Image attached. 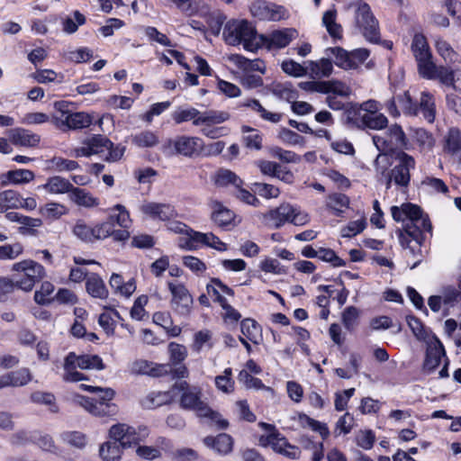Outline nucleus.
<instances>
[{
  "instance_id": "obj_6",
  "label": "nucleus",
  "mask_w": 461,
  "mask_h": 461,
  "mask_svg": "<svg viewBox=\"0 0 461 461\" xmlns=\"http://www.w3.org/2000/svg\"><path fill=\"white\" fill-rule=\"evenodd\" d=\"M461 304V284H446L439 287L437 294L428 298V305L433 312H442L444 316L450 313L451 309Z\"/></svg>"
},
{
  "instance_id": "obj_29",
  "label": "nucleus",
  "mask_w": 461,
  "mask_h": 461,
  "mask_svg": "<svg viewBox=\"0 0 461 461\" xmlns=\"http://www.w3.org/2000/svg\"><path fill=\"white\" fill-rule=\"evenodd\" d=\"M308 70L313 78L328 77L332 74L333 65L328 56L317 61H308Z\"/></svg>"
},
{
  "instance_id": "obj_9",
  "label": "nucleus",
  "mask_w": 461,
  "mask_h": 461,
  "mask_svg": "<svg viewBox=\"0 0 461 461\" xmlns=\"http://www.w3.org/2000/svg\"><path fill=\"white\" fill-rule=\"evenodd\" d=\"M12 270L23 274V277L16 281V286L25 292L32 290L36 282L41 280L45 275V268L38 262L32 259L14 263Z\"/></svg>"
},
{
  "instance_id": "obj_5",
  "label": "nucleus",
  "mask_w": 461,
  "mask_h": 461,
  "mask_svg": "<svg viewBox=\"0 0 461 461\" xmlns=\"http://www.w3.org/2000/svg\"><path fill=\"white\" fill-rule=\"evenodd\" d=\"M54 107L57 113L51 116V122L63 131L86 128L93 122V117L87 113H70L66 102H56Z\"/></svg>"
},
{
  "instance_id": "obj_55",
  "label": "nucleus",
  "mask_w": 461,
  "mask_h": 461,
  "mask_svg": "<svg viewBox=\"0 0 461 461\" xmlns=\"http://www.w3.org/2000/svg\"><path fill=\"white\" fill-rule=\"evenodd\" d=\"M281 68L285 74L294 77H303L307 74L308 71V65L303 67L293 59L284 60L281 64Z\"/></svg>"
},
{
  "instance_id": "obj_39",
  "label": "nucleus",
  "mask_w": 461,
  "mask_h": 461,
  "mask_svg": "<svg viewBox=\"0 0 461 461\" xmlns=\"http://www.w3.org/2000/svg\"><path fill=\"white\" fill-rule=\"evenodd\" d=\"M349 205V198L339 193L331 194L327 197L326 206L333 212L336 216H340L344 209Z\"/></svg>"
},
{
  "instance_id": "obj_19",
  "label": "nucleus",
  "mask_w": 461,
  "mask_h": 461,
  "mask_svg": "<svg viewBox=\"0 0 461 461\" xmlns=\"http://www.w3.org/2000/svg\"><path fill=\"white\" fill-rule=\"evenodd\" d=\"M293 212L294 207L291 204L282 203L276 209L270 210L265 213H260L259 219L266 226L278 229L285 222L290 221Z\"/></svg>"
},
{
  "instance_id": "obj_52",
  "label": "nucleus",
  "mask_w": 461,
  "mask_h": 461,
  "mask_svg": "<svg viewBox=\"0 0 461 461\" xmlns=\"http://www.w3.org/2000/svg\"><path fill=\"white\" fill-rule=\"evenodd\" d=\"M433 68H431V73L429 77H424L427 79H438L442 84L446 86H450V83H453V71L446 67H437L434 63H432Z\"/></svg>"
},
{
  "instance_id": "obj_51",
  "label": "nucleus",
  "mask_w": 461,
  "mask_h": 461,
  "mask_svg": "<svg viewBox=\"0 0 461 461\" xmlns=\"http://www.w3.org/2000/svg\"><path fill=\"white\" fill-rule=\"evenodd\" d=\"M18 231L22 235L35 236L37 233V228L42 226V221L40 218H32L29 216H23L20 222Z\"/></svg>"
},
{
  "instance_id": "obj_40",
  "label": "nucleus",
  "mask_w": 461,
  "mask_h": 461,
  "mask_svg": "<svg viewBox=\"0 0 461 461\" xmlns=\"http://www.w3.org/2000/svg\"><path fill=\"white\" fill-rule=\"evenodd\" d=\"M112 224L115 221L120 227L127 229L130 227L131 220L130 213L122 204H116L109 209V221Z\"/></svg>"
},
{
  "instance_id": "obj_15",
  "label": "nucleus",
  "mask_w": 461,
  "mask_h": 461,
  "mask_svg": "<svg viewBox=\"0 0 461 461\" xmlns=\"http://www.w3.org/2000/svg\"><path fill=\"white\" fill-rule=\"evenodd\" d=\"M172 294V309L180 315H188L193 305V297L185 285L177 282H167Z\"/></svg>"
},
{
  "instance_id": "obj_16",
  "label": "nucleus",
  "mask_w": 461,
  "mask_h": 461,
  "mask_svg": "<svg viewBox=\"0 0 461 461\" xmlns=\"http://www.w3.org/2000/svg\"><path fill=\"white\" fill-rule=\"evenodd\" d=\"M139 211L144 219L152 221H169L176 215L171 204L147 200L139 206Z\"/></svg>"
},
{
  "instance_id": "obj_24",
  "label": "nucleus",
  "mask_w": 461,
  "mask_h": 461,
  "mask_svg": "<svg viewBox=\"0 0 461 461\" xmlns=\"http://www.w3.org/2000/svg\"><path fill=\"white\" fill-rule=\"evenodd\" d=\"M8 136L14 145L22 147H35L41 140L39 135L22 128L10 130Z\"/></svg>"
},
{
  "instance_id": "obj_64",
  "label": "nucleus",
  "mask_w": 461,
  "mask_h": 461,
  "mask_svg": "<svg viewBox=\"0 0 461 461\" xmlns=\"http://www.w3.org/2000/svg\"><path fill=\"white\" fill-rule=\"evenodd\" d=\"M259 268L265 273H271L273 275H284L285 269L281 266L280 262L272 258H265L259 263Z\"/></svg>"
},
{
  "instance_id": "obj_25",
  "label": "nucleus",
  "mask_w": 461,
  "mask_h": 461,
  "mask_svg": "<svg viewBox=\"0 0 461 461\" xmlns=\"http://www.w3.org/2000/svg\"><path fill=\"white\" fill-rule=\"evenodd\" d=\"M325 54L330 58L339 68L345 70L354 69V62L350 59V52L343 48H328L325 50Z\"/></svg>"
},
{
  "instance_id": "obj_2",
  "label": "nucleus",
  "mask_w": 461,
  "mask_h": 461,
  "mask_svg": "<svg viewBox=\"0 0 461 461\" xmlns=\"http://www.w3.org/2000/svg\"><path fill=\"white\" fill-rule=\"evenodd\" d=\"M394 160L395 164L388 170V156L379 154L375 160V171L384 181L386 189H390L393 185L405 192L411 183V171L416 167V160L405 151L397 152Z\"/></svg>"
},
{
  "instance_id": "obj_48",
  "label": "nucleus",
  "mask_w": 461,
  "mask_h": 461,
  "mask_svg": "<svg viewBox=\"0 0 461 461\" xmlns=\"http://www.w3.org/2000/svg\"><path fill=\"white\" fill-rule=\"evenodd\" d=\"M363 124L372 130H382L387 127L388 119L383 113L361 115Z\"/></svg>"
},
{
  "instance_id": "obj_34",
  "label": "nucleus",
  "mask_w": 461,
  "mask_h": 461,
  "mask_svg": "<svg viewBox=\"0 0 461 461\" xmlns=\"http://www.w3.org/2000/svg\"><path fill=\"white\" fill-rule=\"evenodd\" d=\"M109 284L115 294L125 297H130L136 290V285L133 279L124 283L122 276L119 274H113Z\"/></svg>"
},
{
  "instance_id": "obj_26",
  "label": "nucleus",
  "mask_w": 461,
  "mask_h": 461,
  "mask_svg": "<svg viewBox=\"0 0 461 461\" xmlns=\"http://www.w3.org/2000/svg\"><path fill=\"white\" fill-rule=\"evenodd\" d=\"M235 65L245 73L265 74V62L259 59H249L240 55H235L231 58Z\"/></svg>"
},
{
  "instance_id": "obj_33",
  "label": "nucleus",
  "mask_w": 461,
  "mask_h": 461,
  "mask_svg": "<svg viewBox=\"0 0 461 461\" xmlns=\"http://www.w3.org/2000/svg\"><path fill=\"white\" fill-rule=\"evenodd\" d=\"M77 358L74 352L68 353L64 362L63 380L65 382H79L85 379V375L77 371L78 367L76 364Z\"/></svg>"
},
{
  "instance_id": "obj_57",
  "label": "nucleus",
  "mask_w": 461,
  "mask_h": 461,
  "mask_svg": "<svg viewBox=\"0 0 461 461\" xmlns=\"http://www.w3.org/2000/svg\"><path fill=\"white\" fill-rule=\"evenodd\" d=\"M231 368H226L223 375L215 377V385L220 391L229 393L234 390V381L231 379Z\"/></svg>"
},
{
  "instance_id": "obj_50",
  "label": "nucleus",
  "mask_w": 461,
  "mask_h": 461,
  "mask_svg": "<svg viewBox=\"0 0 461 461\" xmlns=\"http://www.w3.org/2000/svg\"><path fill=\"white\" fill-rule=\"evenodd\" d=\"M85 23V15L79 11H75L72 16H68L63 20V32L68 34H72L77 31L78 26L83 25Z\"/></svg>"
},
{
  "instance_id": "obj_31",
  "label": "nucleus",
  "mask_w": 461,
  "mask_h": 461,
  "mask_svg": "<svg viewBox=\"0 0 461 461\" xmlns=\"http://www.w3.org/2000/svg\"><path fill=\"white\" fill-rule=\"evenodd\" d=\"M175 397L176 392H173V388L167 392H153L146 396L142 404L145 408L153 409L170 403Z\"/></svg>"
},
{
  "instance_id": "obj_59",
  "label": "nucleus",
  "mask_w": 461,
  "mask_h": 461,
  "mask_svg": "<svg viewBox=\"0 0 461 461\" xmlns=\"http://www.w3.org/2000/svg\"><path fill=\"white\" fill-rule=\"evenodd\" d=\"M73 233L76 237L86 242H94L93 227L87 225L84 221L78 220L73 227Z\"/></svg>"
},
{
  "instance_id": "obj_14",
  "label": "nucleus",
  "mask_w": 461,
  "mask_h": 461,
  "mask_svg": "<svg viewBox=\"0 0 461 461\" xmlns=\"http://www.w3.org/2000/svg\"><path fill=\"white\" fill-rule=\"evenodd\" d=\"M298 37V32L293 28L275 30L268 34L259 35V48L264 47L268 50L283 49Z\"/></svg>"
},
{
  "instance_id": "obj_35",
  "label": "nucleus",
  "mask_w": 461,
  "mask_h": 461,
  "mask_svg": "<svg viewBox=\"0 0 461 461\" xmlns=\"http://www.w3.org/2000/svg\"><path fill=\"white\" fill-rule=\"evenodd\" d=\"M424 119L429 122H433L436 117V105L432 95L428 92H422L420 95V104L418 105Z\"/></svg>"
},
{
  "instance_id": "obj_36",
  "label": "nucleus",
  "mask_w": 461,
  "mask_h": 461,
  "mask_svg": "<svg viewBox=\"0 0 461 461\" xmlns=\"http://www.w3.org/2000/svg\"><path fill=\"white\" fill-rule=\"evenodd\" d=\"M69 196L70 199L79 206L92 208L99 205L98 198L93 196L85 189L73 187Z\"/></svg>"
},
{
  "instance_id": "obj_12",
  "label": "nucleus",
  "mask_w": 461,
  "mask_h": 461,
  "mask_svg": "<svg viewBox=\"0 0 461 461\" xmlns=\"http://www.w3.org/2000/svg\"><path fill=\"white\" fill-rule=\"evenodd\" d=\"M355 19L363 36L370 42H377L380 38L378 22L367 4L359 5Z\"/></svg>"
},
{
  "instance_id": "obj_18",
  "label": "nucleus",
  "mask_w": 461,
  "mask_h": 461,
  "mask_svg": "<svg viewBox=\"0 0 461 461\" xmlns=\"http://www.w3.org/2000/svg\"><path fill=\"white\" fill-rule=\"evenodd\" d=\"M113 147V142L105 136L94 135L84 140L80 148L75 149V157H90L102 154Z\"/></svg>"
},
{
  "instance_id": "obj_41",
  "label": "nucleus",
  "mask_w": 461,
  "mask_h": 461,
  "mask_svg": "<svg viewBox=\"0 0 461 461\" xmlns=\"http://www.w3.org/2000/svg\"><path fill=\"white\" fill-rule=\"evenodd\" d=\"M40 214L47 220H58L67 214L68 210L65 205L59 203H47L39 209Z\"/></svg>"
},
{
  "instance_id": "obj_54",
  "label": "nucleus",
  "mask_w": 461,
  "mask_h": 461,
  "mask_svg": "<svg viewBox=\"0 0 461 461\" xmlns=\"http://www.w3.org/2000/svg\"><path fill=\"white\" fill-rule=\"evenodd\" d=\"M360 311L355 306L345 308L341 314L342 323L348 330H352L357 324Z\"/></svg>"
},
{
  "instance_id": "obj_38",
  "label": "nucleus",
  "mask_w": 461,
  "mask_h": 461,
  "mask_svg": "<svg viewBox=\"0 0 461 461\" xmlns=\"http://www.w3.org/2000/svg\"><path fill=\"white\" fill-rule=\"evenodd\" d=\"M123 449L117 442L107 441L101 445L99 455L104 461H120Z\"/></svg>"
},
{
  "instance_id": "obj_56",
  "label": "nucleus",
  "mask_w": 461,
  "mask_h": 461,
  "mask_svg": "<svg viewBox=\"0 0 461 461\" xmlns=\"http://www.w3.org/2000/svg\"><path fill=\"white\" fill-rule=\"evenodd\" d=\"M262 74L240 72L238 76L240 83L248 89H254L263 86Z\"/></svg>"
},
{
  "instance_id": "obj_44",
  "label": "nucleus",
  "mask_w": 461,
  "mask_h": 461,
  "mask_svg": "<svg viewBox=\"0 0 461 461\" xmlns=\"http://www.w3.org/2000/svg\"><path fill=\"white\" fill-rule=\"evenodd\" d=\"M444 150L452 155L461 149V132L457 128H450L446 134Z\"/></svg>"
},
{
  "instance_id": "obj_7",
  "label": "nucleus",
  "mask_w": 461,
  "mask_h": 461,
  "mask_svg": "<svg viewBox=\"0 0 461 461\" xmlns=\"http://www.w3.org/2000/svg\"><path fill=\"white\" fill-rule=\"evenodd\" d=\"M172 118L176 123L192 121L195 126L202 125L203 122L221 123L230 119L227 112L209 110L200 112L195 108H178L172 113Z\"/></svg>"
},
{
  "instance_id": "obj_17",
  "label": "nucleus",
  "mask_w": 461,
  "mask_h": 461,
  "mask_svg": "<svg viewBox=\"0 0 461 461\" xmlns=\"http://www.w3.org/2000/svg\"><path fill=\"white\" fill-rule=\"evenodd\" d=\"M251 14L259 19L266 21H280L286 17V10L273 3L265 0H257L250 5Z\"/></svg>"
},
{
  "instance_id": "obj_47",
  "label": "nucleus",
  "mask_w": 461,
  "mask_h": 461,
  "mask_svg": "<svg viewBox=\"0 0 461 461\" xmlns=\"http://www.w3.org/2000/svg\"><path fill=\"white\" fill-rule=\"evenodd\" d=\"M322 23L332 38L341 39L342 28L336 23L335 10H329L325 12L322 17Z\"/></svg>"
},
{
  "instance_id": "obj_32",
  "label": "nucleus",
  "mask_w": 461,
  "mask_h": 461,
  "mask_svg": "<svg viewBox=\"0 0 461 461\" xmlns=\"http://www.w3.org/2000/svg\"><path fill=\"white\" fill-rule=\"evenodd\" d=\"M274 451L282 454L290 458H298L300 456L299 447L289 444L285 438L283 437L278 431L276 434V438L273 440L272 447Z\"/></svg>"
},
{
  "instance_id": "obj_8",
  "label": "nucleus",
  "mask_w": 461,
  "mask_h": 461,
  "mask_svg": "<svg viewBox=\"0 0 461 461\" xmlns=\"http://www.w3.org/2000/svg\"><path fill=\"white\" fill-rule=\"evenodd\" d=\"M176 396L181 393L180 406L185 410L194 411L197 416L209 413V406L201 399V392L195 387H189L186 382H181L173 386Z\"/></svg>"
},
{
  "instance_id": "obj_53",
  "label": "nucleus",
  "mask_w": 461,
  "mask_h": 461,
  "mask_svg": "<svg viewBox=\"0 0 461 461\" xmlns=\"http://www.w3.org/2000/svg\"><path fill=\"white\" fill-rule=\"evenodd\" d=\"M407 321L410 329L417 339L428 342V340H429L433 336L429 334L428 330L418 318L411 316L407 319Z\"/></svg>"
},
{
  "instance_id": "obj_60",
  "label": "nucleus",
  "mask_w": 461,
  "mask_h": 461,
  "mask_svg": "<svg viewBox=\"0 0 461 461\" xmlns=\"http://www.w3.org/2000/svg\"><path fill=\"white\" fill-rule=\"evenodd\" d=\"M324 94L333 93L339 96H348L351 93L348 86L337 80L324 81Z\"/></svg>"
},
{
  "instance_id": "obj_63",
  "label": "nucleus",
  "mask_w": 461,
  "mask_h": 461,
  "mask_svg": "<svg viewBox=\"0 0 461 461\" xmlns=\"http://www.w3.org/2000/svg\"><path fill=\"white\" fill-rule=\"evenodd\" d=\"M436 49L438 54L447 62H455L457 59V54L450 44L443 39L436 40Z\"/></svg>"
},
{
  "instance_id": "obj_49",
  "label": "nucleus",
  "mask_w": 461,
  "mask_h": 461,
  "mask_svg": "<svg viewBox=\"0 0 461 461\" xmlns=\"http://www.w3.org/2000/svg\"><path fill=\"white\" fill-rule=\"evenodd\" d=\"M60 437L64 443L79 449L84 448L87 443L86 436L79 431H66Z\"/></svg>"
},
{
  "instance_id": "obj_23",
  "label": "nucleus",
  "mask_w": 461,
  "mask_h": 461,
  "mask_svg": "<svg viewBox=\"0 0 461 461\" xmlns=\"http://www.w3.org/2000/svg\"><path fill=\"white\" fill-rule=\"evenodd\" d=\"M409 135L411 142L416 144L420 152L430 150L434 144L435 140L430 132L423 128L411 127L409 129ZM414 147L412 146V149Z\"/></svg>"
},
{
  "instance_id": "obj_1",
  "label": "nucleus",
  "mask_w": 461,
  "mask_h": 461,
  "mask_svg": "<svg viewBox=\"0 0 461 461\" xmlns=\"http://www.w3.org/2000/svg\"><path fill=\"white\" fill-rule=\"evenodd\" d=\"M391 213L394 221L404 223L403 228L397 230L398 240L402 249L415 259L411 266V269H414L423 260L421 247L425 233L432 232L431 222L420 206L410 203L392 206Z\"/></svg>"
},
{
  "instance_id": "obj_37",
  "label": "nucleus",
  "mask_w": 461,
  "mask_h": 461,
  "mask_svg": "<svg viewBox=\"0 0 461 461\" xmlns=\"http://www.w3.org/2000/svg\"><path fill=\"white\" fill-rule=\"evenodd\" d=\"M21 207V195L14 190H5L0 193V213L6 212L9 209Z\"/></svg>"
},
{
  "instance_id": "obj_10",
  "label": "nucleus",
  "mask_w": 461,
  "mask_h": 461,
  "mask_svg": "<svg viewBox=\"0 0 461 461\" xmlns=\"http://www.w3.org/2000/svg\"><path fill=\"white\" fill-rule=\"evenodd\" d=\"M148 436L145 427L135 429L124 423L113 425L109 429V438L113 442H117L123 448L131 447L138 444Z\"/></svg>"
},
{
  "instance_id": "obj_28",
  "label": "nucleus",
  "mask_w": 461,
  "mask_h": 461,
  "mask_svg": "<svg viewBox=\"0 0 461 461\" xmlns=\"http://www.w3.org/2000/svg\"><path fill=\"white\" fill-rule=\"evenodd\" d=\"M41 187L50 194H60L71 193L74 185L68 179L55 176L48 178L46 183Z\"/></svg>"
},
{
  "instance_id": "obj_3",
  "label": "nucleus",
  "mask_w": 461,
  "mask_h": 461,
  "mask_svg": "<svg viewBox=\"0 0 461 461\" xmlns=\"http://www.w3.org/2000/svg\"><path fill=\"white\" fill-rule=\"evenodd\" d=\"M225 41L232 46L242 44L248 51L259 49V35L251 23L247 21H230L223 29Z\"/></svg>"
},
{
  "instance_id": "obj_30",
  "label": "nucleus",
  "mask_w": 461,
  "mask_h": 461,
  "mask_svg": "<svg viewBox=\"0 0 461 461\" xmlns=\"http://www.w3.org/2000/svg\"><path fill=\"white\" fill-rule=\"evenodd\" d=\"M86 289L95 298L106 299L109 294L104 280L97 274H92L86 278Z\"/></svg>"
},
{
  "instance_id": "obj_61",
  "label": "nucleus",
  "mask_w": 461,
  "mask_h": 461,
  "mask_svg": "<svg viewBox=\"0 0 461 461\" xmlns=\"http://www.w3.org/2000/svg\"><path fill=\"white\" fill-rule=\"evenodd\" d=\"M269 154L285 163H299L301 161V157L294 151L285 150L276 146L270 148Z\"/></svg>"
},
{
  "instance_id": "obj_11",
  "label": "nucleus",
  "mask_w": 461,
  "mask_h": 461,
  "mask_svg": "<svg viewBox=\"0 0 461 461\" xmlns=\"http://www.w3.org/2000/svg\"><path fill=\"white\" fill-rule=\"evenodd\" d=\"M85 390H88L93 393H99V400H94L88 397H81L79 403L89 412L95 416L107 415L111 408L107 402L111 401L114 396V391L111 388L95 387L90 385L82 384Z\"/></svg>"
},
{
  "instance_id": "obj_27",
  "label": "nucleus",
  "mask_w": 461,
  "mask_h": 461,
  "mask_svg": "<svg viewBox=\"0 0 461 461\" xmlns=\"http://www.w3.org/2000/svg\"><path fill=\"white\" fill-rule=\"evenodd\" d=\"M212 219L220 227L230 225L234 220V212L218 201H212Z\"/></svg>"
},
{
  "instance_id": "obj_45",
  "label": "nucleus",
  "mask_w": 461,
  "mask_h": 461,
  "mask_svg": "<svg viewBox=\"0 0 461 461\" xmlns=\"http://www.w3.org/2000/svg\"><path fill=\"white\" fill-rule=\"evenodd\" d=\"M214 182L218 186L232 185L235 187H240L243 183L234 172L228 169L219 170L215 175Z\"/></svg>"
},
{
  "instance_id": "obj_62",
  "label": "nucleus",
  "mask_w": 461,
  "mask_h": 461,
  "mask_svg": "<svg viewBox=\"0 0 461 461\" xmlns=\"http://www.w3.org/2000/svg\"><path fill=\"white\" fill-rule=\"evenodd\" d=\"M93 56L91 50L88 48H79L74 50H68L64 53V58L69 61L82 63L88 61Z\"/></svg>"
},
{
  "instance_id": "obj_4",
  "label": "nucleus",
  "mask_w": 461,
  "mask_h": 461,
  "mask_svg": "<svg viewBox=\"0 0 461 461\" xmlns=\"http://www.w3.org/2000/svg\"><path fill=\"white\" fill-rule=\"evenodd\" d=\"M376 149L387 156L389 153L412 149V143L404 132L402 126L397 123L392 124L386 130L372 137Z\"/></svg>"
},
{
  "instance_id": "obj_20",
  "label": "nucleus",
  "mask_w": 461,
  "mask_h": 461,
  "mask_svg": "<svg viewBox=\"0 0 461 461\" xmlns=\"http://www.w3.org/2000/svg\"><path fill=\"white\" fill-rule=\"evenodd\" d=\"M169 144L174 146L176 154L189 158L199 155L203 149V141L192 136H178Z\"/></svg>"
},
{
  "instance_id": "obj_13",
  "label": "nucleus",
  "mask_w": 461,
  "mask_h": 461,
  "mask_svg": "<svg viewBox=\"0 0 461 461\" xmlns=\"http://www.w3.org/2000/svg\"><path fill=\"white\" fill-rule=\"evenodd\" d=\"M411 51L418 64V70L421 77H429L432 67V55L427 39L420 33L413 36Z\"/></svg>"
},
{
  "instance_id": "obj_46",
  "label": "nucleus",
  "mask_w": 461,
  "mask_h": 461,
  "mask_svg": "<svg viewBox=\"0 0 461 461\" xmlns=\"http://www.w3.org/2000/svg\"><path fill=\"white\" fill-rule=\"evenodd\" d=\"M76 364L80 369H104V365L102 358L97 355H76Z\"/></svg>"
},
{
  "instance_id": "obj_42",
  "label": "nucleus",
  "mask_w": 461,
  "mask_h": 461,
  "mask_svg": "<svg viewBox=\"0 0 461 461\" xmlns=\"http://www.w3.org/2000/svg\"><path fill=\"white\" fill-rule=\"evenodd\" d=\"M243 140L247 148L259 150L262 148V134L257 130L249 126H243L242 129Z\"/></svg>"
},
{
  "instance_id": "obj_43",
  "label": "nucleus",
  "mask_w": 461,
  "mask_h": 461,
  "mask_svg": "<svg viewBox=\"0 0 461 461\" xmlns=\"http://www.w3.org/2000/svg\"><path fill=\"white\" fill-rule=\"evenodd\" d=\"M131 142L139 148H152L158 144V136L151 131H143L132 136Z\"/></svg>"
},
{
  "instance_id": "obj_22",
  "label": "nucleus",
  "mask_w": 461,
  "mask_h": 461,
  "mask_svg": "<svg viewBox=\"0 0 461 461\" xmlns=\"http://www.w3.org/2000/svg\"><path fill=\"white\" fill-rule=\"evenodd\" d=\"M205 447L212 449L220 456H227L232 452L234 439L227 433H220L217 436H207L203 439Z\"/></svg>"
},
{
  "instance_id": "obj_58",
  "label": "nucleus",
  "mask_w": 461,
  "mask_h": 461,
  "mask_svg": "<svg viewBox=\"0 0 461 461\" xmlns=\"http://www.w3.org/2000/svg\"><path fill=\"white\" fill-rule=\"evenodd\" d=\"M212 332L208 330L196 332L192 345L193 349L199 353L204 346H208L209 348H212Z\"/></svg>"
},
{
  "instance_id": "obj_21",
  "label": "nucleus",
  "mask_w": 461,
  "mask_h": 461,
  "mask_svg": "<svg viewBox=\"0 0 461 461\" xmlns=\"http://www.w3.org/2000/svg\"><path fill=\"white\" fill-rule=\"evenodd\" d=\"M426 343L428 347L423 370L431 373L439 366L442 358L446 357V352L443 344L436 336H432Z\"/></svg>"
}]
</instances>
